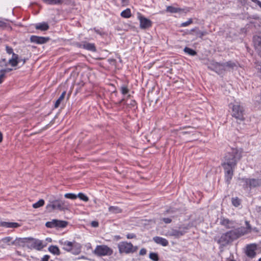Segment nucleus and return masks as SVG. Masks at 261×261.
Masks as SVG:
<instances>
[{
	"label": "nucleus",
	"instance_id": "1",
	"mask_svg": "<svg viewBox=\"0 0 261 261\" xmlns=\"http://www.w3.org/2000/svg\"><path fill=\"white\" fill-rule=\"evenodd\" d=\"M241 157V152L237 148H231L225 154L222 166L224 170L225 179L227 185L230 184L234 170Z\"/></svg>",
	"mask_w": 261,
	"mask_h": 261
},
{
	"label": "nucleus",
	"instance_id": "2",
	"mask_svg": "<svg viewBox=\"0 0 261 261\" xmlns=\"http://www.w3.org/2000/svg\"><path fill=\"white\" fill-rule=\"evenodd\" d=\"M245 232L244 228H236L222 234L217 241L221 246H226L241 236L244 235Z\"/></svg>",
	"mask_w": 261,
	"mask_h": 261
},
{
	"label": "nucleus",
	"instance_id": "3",
	"mask_svg": "<svg viewBox=\"0 0 261 261\" xmlns=\"http://www.w3.org/2000/svg\"><path fill=\"white\" fill-rule=\"evenodd\" d=\"M229 108L231 109V115L237 120L243 121L244 118V109L243 106L239 103L236 102L234 103H230Z\"/></svg>",
	"mask_w": 261,
	"mask_h": 261
},
{
	"label": "nucleus",
	"instance_id": "4",
	"mask_svg": "<svg viewBox=\"0 0 261 261\" xmlns=\"http://www.w3.org/2000/svg\"><path fill=\"white\" fill-rule=\"evenodd\" d=\"M119 253L129 254L134 253L137 250V247H134L131 243L121 242L118 244Z\"/></svg>",
	"mask_w": 261,
	"mask_h": 261
},
{
	"label": "nucleus",
	"instance_id": "5",
	"mask_svg": "<svg viewBox=\"0 0 261 261\" xmlns=\"http://www.w3.org/2000/svg\"><path fill=\"white\" fill-rule=\"evenodd\" d=\"M113 250L105 245H97L93 253L97 256H109L113 254Z\"/></svg>",
	"mask_w": 261,
	"mask_h": 261
},
{
	"label": "nucleus",
	"instance_id": "6",
	"mask_svg": "<svg viewBox=\"0 0 261 261\" xmlns=\"http://www.w3.org/2000/svg\"><path fill=\"white\" fill-rule=\"evenodd\" d=\"M46 207L49 212L55 210L63 211L65 208L64 202L60 200L49 201Z\"/></svg>",
	"mask_w": 261,
	"mask_h": 261
},
{
	"label": "nucleus",
	"instance_id": "7",
	"mask_svg": "<svg viewBox=\"0 0 261 261\" xmlns=\"http://www.w3.org/2000/svg\"><path fill=\"white\" fill-rule=\"evenodd\" d=\"M189 228V227L188 225H182L179 227L178 229L174 228L171 229L168 231L167 235L178 238L182 236L185 233H186Z\"/></svg>",
	"mask_w": 261,
	"mask_h": 261
},
{
	"label": "nucleus",
	"instance_id": "8",
	"mask_svg": "<svg viewBox=\"0 0 261 261\" xmlns=\"http://www.w3.org/2000/svg\"><path fill=\"white\" fill-rule=\"evenodd\" d=\"M137 18L139 20L140 28L141 29L145 30L150 28L152 26V21L150 19L145 17L140 13H137Z\"/></svg>",
	"mask_w": 261,
	"mask_h": 261
},
{
	"label": "nucleus",
	"instance_id": "9",
	"mask_svg": "<svg viewBox=\"0 0 261 261\" xmlns=\"http://www.w3.org/2000/svg\"><path fill=\"white\" fill-rule=\"evenodd\" d=\"M244 180L246 188L251 189L261 186V176L257 179L246 178Z\"/></svg>",
	"mask_w": 261,
	"mask_h": 261
},
{
	"label": "nucleus",
	"instance_id": "10",
	"mask_svg": "<svg viewBox=\"0 0 261 261\" xmlns=\"http://www.w3.org/2000/svg\"><path fill=\"white\" fill-rule=\"evenodd\" d=\"M190 8L188 7H185L184 8H180L175 7L172 6H169L166 7V12L171 13H187L190 11Z\"/></svg>",
	"mask_w": 261,
	"mask_h": 261
},
{
	"label": "nucleus",
	"instance_id": "11",
	"mask_svg": "<svg viewBox=\"0 0 261 261\" xmlns=\"http://www.w3.org/2000/svg\"><path fill=\"white\" fill-rule=\"evenodd\" d=\"M223 67L222 63H219L214 61L211 62L208 65V68L210 69L217 73L223 71Z\"/></svg>",
	"mask_w": 261,
	"mask_h": 261
},
{
	"label": "nucleus",
	"instance_id": "12",
	"mask_svg": "<svg viewBox=\"0 0 261 261\" xmlns=\"http://www.w3.org/2000/svg\"><path fill=\"white\" fill-rule=\"evenodd\" d=\"M49 38L48 37H40L35 35H32L30 37V41L31 42L35 43L38 44H42L46 43Z\"/></svg>",
	"mask_w": 261,
	"mask_h": 261
},
{
	"label": "nucleus",
	"instance_id": "13",
	"mask_svg": "<svg viewBox=\"0 0 261 261\" xmlns=\"http://www.w3.org/2000/svg\"><path fill=\"white\" fill-rule=\"evenodd\" d=\"M256 245L255 244L248 245L246 247V254L249 258H254L256 253Z\"/></svg>",
	"mask_w": 261,
	"mask_h": 261
},
{
	"label": "nucleus",
	"instance_id": "14",
	"mask_svg": "<svg viewBox=\"0 0 261 261\" xmlns=\"http://www.w3.org/2000/svg\"><path fill=\"white\" fill-rule=\"evenodd\" d=\"M253 41L255 49L258 56L261 58V37L257 35L254 36Z\"/></svg>",
	"mask_w": 261,
	"mask_h": 261
},
{
	"label": "nucleus",
	"instance_id": "15",
	"mask_svg": "<svg viewBox=\"0 0 261 261\" xmlns=\"http://www.w3.org/2000/svg\"><path fill=\"white\" fill-rule=\"evenodd\" d=\"M220 223L227 229L234 228L237 225L235 221H230L228 219L225 218L221 219Z\"/></svg>",
	"mask_w": 261,
	"mask_h": 261
},
{
	"label": "nucleus",
	"instance_id": "16",
	"mask_svg": "<svg viewBox=\"0 0 261 261\" xmlns=\"http://www.w3.org/2000/svg\"><path fill=\"white\" fill-rule=\"evenodd\" d=\"M59 243L62 246L63 249L68 252L71 251L73 242L61 240L59 241Z\"/></svg>",
	"mask_w": 261,
	"mask_h": 261
},
{
	"label": "nucleus",
	"instance_id": "17",
	"mask_svg": "<svg viewBox=\"0 0 261 261\" xmlns=\"http://www.w3.org/2000/svg\"><path fill=\"white\" fill-rule=\"evenodd\" d=\"M81 245L75 241H73L72 245L71 252L75 255L79 254L81 251Z\"/></svg>",
	"mask_w": 261,
	"mask_h": 261
},
{
	"label": "nucleus",
	"instance_id": "18",
	"mask_svg": "<svg viewBox=\"0 0 261 261\" xmlns=\"http://www.w3.org/2000/svg\"><path fill=\"white\" fill-rule=\"evenodd\" d=\"M20 62V60H19L18 55L16 54H13L11 58L8 61V63L12 67H15Z\"/></svg>",
	"mask_w": 261,
	"mask_h": 261
},
{
	"label": "nucleus",
	"instance_id": "19",
	"mask_svg": "<svg viewBox=\"0 0 261 261\" xmlns=\"http://www.w3.org/2000/svg\"><path fill=\"white\" fill-rule=\"evenodd\" d=\"M20 62V60H19L18 55L16 54H13L11 58L8 61V63L12 67H15Z\"/></svg>",
	"mask_w": 261,
	"mask_h": 261
},
{
	"label": "nucleus",
	"instance_id": "20",
	"mask_svg": "<svg viewBox=\"0 0 261 261\" xmlns=\"http://www.w3.org/2000/svg\"><path fill=\"white\" fill-rule=\"evenodd\" d=\"M153 240L156 244L161 245L163 246H167L169 244L168 240L162 237H154L153 238Z\"/></svg>",
	"mask_w": 261,
	"mask_h": 261
},
{
	"label": "nucleus",
	"instance_id": "21",
	"mask_svg": "<svg viewBox=\"0 0 261 261\" xmlns=\"http://www.w3.org/2000/svg\"><path fill=\"white\" fill-rule=\"evenodd\" d=\"M83 48L87 50L95 52L96 51V48L94 43H89L87 41H84V44L83 45Z\"/></svg>",
	"mask_w": 261,
	"mask_h": 261
},
{
	"label": "nucleus",
	"instance_id": "22",
	"mask_svg": "<svg viewBox=\"0 0 261 261\" xmlns=\"http://www.w3.org/2000/svg\"><path fill=\"white\" fill-rule=\"evenodd\" d=\"M0 226L4 227L6 228H17L20 226V225L16 222H1Z\"/></svg>",
	"mask_w": 261,
	"mask_h": 261
},
{
	"label": "nucleus",
	"instance_id": "23",
	"mask_svg": "<svg viewBox=\"0 0 261 261\" xmlns=\"http://www.w3.org/2000/svg\"><path fill=\"white\" fill-rule=\"evenodd\" d=\"M223 71L228 69H233L234 67L237 66V64L232 61H229L226 62L222 63Z\"/></svg>",
	"mask_w": 261,
	"mask_h": 261
},
{
	"label": "nucleus",
	"instance_id": "24",
	"mask_svg": "<svg viewBox=\"0 0 261 261\" xmlns=\"http://www.w3.org/2000/svg\"><path fill=\"white\" fill-rule=\"evenodd\" d=\"M164 215H169L171 218H174L177 215V210L175 208H170L165 212Z\"/></svg>",
	"mask_w": 261,
	"mask_h": 261
},
{
	"label": "nucleus",
	"instance_id": "25",
	"mask_svg": "<svg viewBox=\"0 0 261 261\" xmlns=\"http://www.w3.org/2000/svg\"><path fill=\"white\" fill-rule=\"evenodd\" d=\"M32 246L37 249H40L43 248L42 243L38 240H34L32 239Z\"/></svg>",
	"mask_w": 261,
	"mask_h": 261
},
{
	"label": "nucleus",
	"instance_id": "26",
	"mask_svg": "<svg viewBox=\"0 0 261 261\" xmlns=\"http://www.w3.org/2000/svg\"><path fill=\"white\" fill-rule=\"evenodd\" d=\"M35 28L37 30H40L44 31H46L49 29V25L46 22L39 23L36 24Z\"/></svg>",
	"mask_w": 261,
	"mask_h": 261
},
{
	"label": "nucleus",
	"instance_id": "27",
	"mask_svg": "<svg viewBox=\"0 0 261 261\" xmlns=\"http://www.w3.org/2000/svg\"><path fill=\"white\" fill-rule=\"evenodd\" d=\"M1 242L9 246L14 244V241L13 240V238L11 237L4 238L1 240Z\"/></svg>",
	"mask_w": 261,
	"mask_h": 261
},
{
	"label": "nucleus",
	"instance_id": "28",
	"mask_svg": "<svg viewBox=\"0 0 261 261\" xmlns=\"http://www.w3.org/2000/svg\"><path fill=\"white\" fill-rule=\"evenodd\" d=\"M48 251L52 254L56 255L60 254V251L57 246L51 245L48 247Z\"/></svg>",
	"mask_w": 261,
	"mask_h": 261
},
{
	"label": "nucleus",
	"instance_id": "29",
	"mask_svg": "<svg viewBox=\"0 0 261 261\" xmlns=\"http://www.w3.org/2000/svg\"><path fill=\"white\" fill-rule=\"evenodd\" d=\"M56 222L57 224H56V228L57 229L65 228L68 224V222L66 221L59 220L57 219Z\"/></svg>",
	"mask_w": 261,
	"mask_h": 261
},
{
	"label": "nucleus",
	"instance_id": "30",
	"mask_svg": "<svg viewBox=\"0 0 261 261\" xmlns=\"http://www.w3.org/2000/svg\"><path fill=\"white\" fill-rule=\"evenodd\" d=\"M42 1L48 5H58L61 4L63 2L62 0H42Z\"/></svg>",
	"mask_w": 261,
	"mask_h": 261
},
{
	"label": "nucleus",
	"instance_id": "31",
	"mask_svg": "<svg viewBox=\"0 0 261 261\" xmlns=\"http://www.w3.org/2000/svg\"><path fill=\"white\" fill-rule=\"evenodd\" d=\"M66 95V91H63L61 95L60 96L59 98L56 100L55 103V108H57L59 107L60 105L61 101L64 99L65 96Z\"/></svg>",
	"mask_w": 261,
	"mask_h": 261
},
{
	"label": "nucleus",
	"instance_id": "32",
	"mask_svg": "<svg viewBox=\"0 0 261 261\" xmlns=\"http://www.w3.org/2000/svg\"><path fill=\"white\" fill-rule=\"evenodd\" d=\"M121 16L125 18H128L131 17V11L130 10L129 8H127L126 9L123 10L121 12Z\"/></svg>",
	"mask_w": 261,
	"mask_h": 261
},
{
	"label": "nucleus",
	"instance_id": "33",
	"mask_svg": "<svg viewBox=\"0 0 261 261\" xmlns=\"http://www.w3.org/2000/svg\"><path fill=\"white\" fill-rule=\"evenodd\" d=\"M184 51L186 54L192 56H194L197 55V53L195 50L188 47H185V48L184 49Z\"/></svg>",
	"mask_w": 261,
	"mask_h": 261
},
{
	"label": "nucleus",
	"instance_id": "34",
	"mask_svg": "<svg viewBox=\"0 0 261 261\" xmlns=\"http://www.w3.org/2000/svg\"><path fill=\"white\" fill-rule=\"evenodd\" d=\"M57 219H53L51 221L47 222L45 223V226L47 228H56V224H57L56 222Z\"/></svg>",
	"mask_w": 261,
	"mask_h": 261
},
{
	"label": "nucleus",
	"instance_id": "35",
	"mask_svg": "<svg viewBox=\"0 0 261 261\" xmlns=\"http://www.w3.org/2000/svg\"><path fill=\"white\" fill-rule=\"evenodd\" d=\"M109 211L113 213H119L121 212V210L117 206H111L109 207Z\"/></svg>",
	"mask_w": 261,
	"mask_h": 261
},
{
	"label": "nucleus",
	"instance_id": "36",
	"mask_svg": "<svg viewBox=\"0 0 261 261\" xmlns=\"http://www.w3.org/2000/svg\"><path fill=\"white\" fill-rule=\"evenodd\" d=\"M149 257L153 261H158L159 260V256L157 253L150 252L149 253Z\"/></svg>",
	"mask_w": 261,
	"mask_h": 261
},
{
	"label": "nucleus",
	"instance_id": "37",
	"mask_svg": "<svg viewBox=\"0 0 261 261\" xmlns=\"http://www.w3.org/2000/svg\"><path fill=\"white\" fill-rule=\"evenodd\" d=\"M232 204L235 207H238L241 204V200L238 198H232L231 200Z\"/></svg>",
	"mask_w": 261,
	"mask_h": 261
},
{
	"label": "nucleus",
	"instance_id": "38",
	"mask_svg": "<svg viewBox=\"0 0 261 261\" xmlns=\"http://www.w3.org/2000/svg\"><path fill=\"white\" fill-rule=\"evenodd\" d=\"M44 204V201L43 199H40L37 202L34 203L33 204V207L35 208H39Z\"/></svg>",
	"mask_w": 261,
	"mask_h": 261
},
{
	"label": "nucleus",
	"instance_id": "39",
	"mask_svg": "<svg viewBox=\"0 0 261 261\" xmlns=\"http://www.w3.org/2000/svg\"><path fill=\"white\" fill-rule=\"evenodd\" d=\"M245 223H246V227H241L238 228L245 229V231H246V232L244 233V234L248 233V232H250L251 230V227L250 225L249 224V222L246 221H245Z\"/></svg>",
	"mask_w": 261,
	"mask_h": 261
},
{
	"label": "nucleus",
	"instance_id": "40",
	"mask_svg": "<svg viewBox=\"0 0 261 261\" xmlns=\"http://www.w3.org/2000/svg\"><path fill=\"white\" fill-rule=\"evenodd\" d=\"M77 197H79L81 200L85 202H87L89 201V198L86 195L82 193H79L77 195Z\"/></svg>",
	"mask_w": 261,
	"mask_h": 261
},
{
	"label": "nucleus",
	"instance_id": "41",
	"mask_svg": "<svg viewBox=\"0 0 261 261\" xmlns=\"http://www.w3.org/2000/svg\"><path fill=\"white\" fill-rule=\"evenodd\" d=\"M120 92L123 95H125L127 94L129 92V89L125 85H122L120 88Z\"/></svg>",
	"mask_w": 261,
	"mask_h": 261
},
{
	"label": "nucleus",
	"instance_id": "42",
	"mask_svg": "<svg viewBox=\"0 0 261 261\" xmlns=\"http://www.w3.org/2000/svg\"><path fill=\"white\" fill-rule=\"evenodd\" d=\"M64 197L70 199H75L77 198V195L73 193H66L64 195Z\"/></svg>",
	"mask_w": 261,
	"mask_h": 261
},
{
	"label": "nucleus",
	"instance_id": "43",
	"mask_svg": "<svg viewBox=\"0 0 261 261\" xmlns=\"http://www.w3.org/2000/svg\"><path fill=\"white\" fill-rule=\"evenodd\" d=\"M193 23V19L189 18L187 21L181 23L180 24V27H186Z\"/></svg>",
	"mask_w": 261,
	"mask_h": 261
},
{
	"label": "nucleus",
	"instance_id": "44",
	"mask_svg": "<svg viewBox=\"0 0 261 261\" xmlns=\"http://www.w3.org/2000/svg\"><path fill=\"white\" fill-rule=\"evenodd\" d=\"M206 31H198L196 32V34L198 37L200 38H202L204 36L206 35L207 34Z\"/></svg>",
	"mask_w": 261,
	"mask_h": 261
},
{
	"label": "nucleus",
	"instance_id": "45",
	"mask_svg": "<svg viewBox=\"0 0 261 261\" xmlns=\"http://www.w3.org/2000/svg\"><path fill=\"white\" fill-rule=\"evenodd\" d=\"M6 51L7 53L9 54V55H13V54H15L13 52V48L11 47H10V46H7V45L6 46Z\"/></svg>",
	"mask_w": 261,
	"mask_h": 261
},
{
	"label": "nucleus",
	"instance_id": "46",
	"mask_svg": "<svg viewBox=\"0 0 261 261\" xmlns=\"http://www.w3.org/2000/svg\"><path fill=\"white\" fill-rule=\"evenodd\" d=\"M162 220L165 223L169 224L172 222V218L171 217L163 218L162 219Z\"/></svg>",
	"mask_w": 261,
	"mask_h": 261
},
{
	"label": "nucleus",
	"instance_id": "47",
	"mask_svg": "<svg viewBox=\"0 0 261 261\" xmlns=\"http://www.w3.org/2000/svg\"><path fill=\"white\" fill-rule=\"evenodd\" d=\"M128 105L130 108H134L136 107L137 102L135 100H130V102L128 103Z\"/></svg>",
	"mask_w": 261,
	"mask_h": 261
},
{
	"label": "nucleus",
	"instance_id": "48",
	"mask_svg": "<svg viewBox=\"0 0 261 261\" xmlns=\"http://www.w3.org/2000/svg\"><path fill=\"white\" fill-rule=\"evenodd\" d=\"M7 26L6 22L3 20H0V28L4 29Z\"/></svg>",
	"mask_w": 261,
	"mask_h": 261
},
{
	"label": "nucleus",
	"instance_id": "49",
	"mask_svg": "<svg viewBox=\"0 0 261 261\" xmlns=\"http://www.w3.org/2000/svg\"><path fill=\"white\" fill-rule=\"evenodd\" d=\"M6 77L5 74L3 72H1L0 74V84H2Z\"/></svg>",
	"mask_w": 261,
	"mask_h": 261
},
{
	"label": "nucleus",
	"instance_id": "50",
	"mask_svg": "<svg viewBox=\"0 0 261 261\" xmlns=\"http://www.w3.org/2000/svg\"><path fill=\"white\" fill-rule=\"evenodd\" d=\"M136 237V236L135 235V234L134 233H128L127 235H126V238L128 239H134V238H135Z\"/></svg>",
	"mask_w": 261,
	"mask_h": 261
},
{
	"label": "nucleus",
	"instance_id": "51",
	"mask_svg": "<svg viewBox=\"0 0 261 261\" xmlns=\"http://www.w3.org/2000/svg\"><path fill=\"white\" fill-rule=\"evenodd\" d=\"M91 225L93 227H97L99 225V223L96 221H93L91 222Z\"/></svg>",
	"mask_w": 261,
	"mask_h": 261
},
{
	"label": "nucleus",
	"instance_id": "52",
	"mask_svg": "<svg viewBox=\"0 0 261 261\" xmlns=\"http://www.w3.org/2000/svg\"><path fill=\"white\" fill-rule=\"evenodd\" d=\"M146 252H147V250L145 248H142L140 251V252H139V254L140 255H144L145 254H146Z\"/></svg>",
	"mask_w": 261,
	"mask_h": 261
},
{
	"label": "nucleus",
	"instance_id": "53",
	"mask_svg": "<svg viewBox=\"0 0 261 261\" xmlns=\"http://www.w3.org/2000/svg\"><path fill=\"white\" fill-rule=\"evenodd\" d=\"M50 256L48 255H45L41 258V261H48Z\"/></svg>",
	"mask_w": 261,
	"mask_h": 261
},
{
	"label": "nucleus",
	"instance_id": "54",
	"mask_svg": "<svg viewBox=\"0 0 261 261\" xmlns=\"http://www.w3.org/2000/svg\"><path fill=\"white\" fill-rule=\"evenodd\" d=\"M256 68L257 70V71L261 73V63H257L256 64Z\"/></svg>",
	"mask_w": 261,
	"mask_h": 261
},
{
	"label": "nucleus",
	"instance_id": "55",
	"mask_svg": "<svg viewBox=\"0 0 261 261\" xmlns=\"http://www.w3.org/2000/svg\"><path fill=\"white\" fill-rule=\"evenodd\" d=\"M253 3L256 4L261 8V2L258 0H251Z\"/></svg>",
	"mask_w": 261,
	"mask_h": 261
},
{
	"label": "nucleus",
	"instance_id": "56",
	"mask_svg": "<svg viewBox=\"0 0 261 261\" xmlns=\"http://www.w3.org/2000/svg\"><path fill=\"white\" fill-rule=\"evenodd\" d=\"M12 70V69H11V68H7V69H2V70H1L0 72H3L5 74L6 72L10 71Z\"/></svg>",
	"mask_w": 261,
	"mask_h": 261
},
{
	"label": "nucleus",
	"instance_id": "57",
	"mask_svg": "<svg viewBox=\"0 0 261 261\" xmlns=\"http://www.w3.org/2000/svg\"><path fill=\"white\" fill-rule=\"evenodd\" d=\"M85 247L86 248L87 250H89L92 249V246L91 243H88L86 244H85Z\"/></svg>",
	"mask_w": 261,
	"mask_h": 261
},
{
	"label": "nucleus",
	"instance_id": "58",
	"mask_svg": "<svg viewBox=\"0 0 261 261\" xmlns=\"http://www.w3.org/2000/svg\"><path fill=\"white\" fill-rule=\"evenodd\" d=\"M84 44V41H82L80 43H78L77 44V46L79 47V48H83V45Z\"/></svg>",
	"mask_w": 261,
	"mask_h": 261
},
{
	"label": "nucleus",
	"instance_id": "59",
	"mask_svg": "<svg viewBox=\"0 0 261 261\" xmlns=\"http://www.w3.org/2000/svg\"><path fill=\"white\" fill-rule=\"evenodd\" d=\"M19 60H20V62H22V65H24L27 61L28 60V59L27 58H23V59H20L19 58Z\"/></svg>",
	"mask_w": 261,
	"mask_h": 261
},
{
	"label": "nucleus",
	"instance_id": "60",
	"mask_svg": "<svg viewBox=\"0 0 261 261\" xmlns=\"http://www.w3.org/2000/svg\"><path fill=\"white\" fill-rule=\"evenodd\" d=\"M255 101L258 102L259 103H261V97L259 99V98H257V97H256Z\"/></svg>",
	"mask_w": 261,
	"mask_h": 261
},
{
	"label": "nucleus",
	"instance_id": "61",
	"mask_svg": "<svg viewBox=\"0 0 261 261\" xmlns=\"http://www.w3.org/2000/svg\"><path fill=\"white\" fill-rule=\"evenodd\" d=\"M3 140V135L2 133L0 132V142H1Z\"/></svg>",
	"mask_w": 261,
	"mask_h": 261
},
{
	"label": "nucleus",
	"instance_id": "62",
	"mask_svg": "<svg viewBox=\"0 0 261 261\" xmlns=\"http://www.w3.org/2000/svg\"><path fill=\"white\" fill-rule=\"evenodd\" d=\"M197 30V28L195 27V28L191 29L190 32H194V31H196Z\"/></svg>",
	"mask_w": 261,
	"mask_h": 261
},
{
	"label": "nucleus",
	"instance_id": "63",
	"mask_svg": "<svg viewBox=\"0 0 261 261\" xmlns=\"http://www.w3.org/2000/svg\"><path fill=\"white\" fill-rule=\"evenodd\" d=\"M124 98L122 99L121 100H120V101H119V103H119V105H120L121 103H122V102H123V101H124Z\"/></svg>",
	"mask_w": 261,
	"mask_h": 261
},
{
	"label": "nucleus",
	"instance_id": "64",
	"mask_svg": "<svg viewBox=\"0 0 261 261\" xmlns=\"http://www.w3.org/2000/svg\"><path fill=\"white\" fill-rule=\"evenodd\" d=\"M95 32H96L97 34H100V33L99 32V31L98 30L95 31Z\"/></svg>",
	"mask_w": 261,
	"mask_h": 261
}]
</instances>
